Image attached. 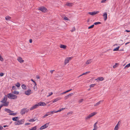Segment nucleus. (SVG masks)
Masks as SVG:
<instances>
[{
	"instance_id": "nucleus-1",
	"label": "nucleus",
	"mask_w": 130,
	"mask_h": 130,
	"mask_svg": "<svg viewBox=\"0 0 130 130\" xmlns=\"http://www.w3.org/2000/svg\"><path fill=\"white\" fill-rule=\"evenodd\" d=\"M7 96L8 98L10 99H16L17 98L16 95H14L11 93L8 94L7 95Z\"/></svg>"
},
{
	"instance_id": "nucleus-2",
	"label": "nucleus",
	"mask_w": 130,
	"mask_h": 130,
	"mask_svg": "<svg viewBox=\"0 0 130 130\" xmlns=\"http://www.w3.org/2000/svg\"><path fill=\"white\" fill-rule=\"evenodd\" d=\"M97 113L96 112H94L90 113L88 116H87L85 118L86 120H87L89 119L91 117L96 115Z\"/></svg>"
},
{
	"instance_id": "nucleus-3",
	"label": "nucleus",
	"mask_w": 130,
	"mask_h": 130,
	"mask_svg": "<svg viewBox=\"0 0 130 130\" xmlns=\"http://www.w3.org/2000/svg\"><path fill=\"white\" fill-rule=\"evenodd\" d=\"M24 121L25 120L24 119L15 122L14 124L15 125L22 124L24 123Z\"/></svg>"
},
{
	"instance_id": "nucleus-4",
	"label": "nucleus",
	"mask_w": 130,
	"mask_h": 130,
	"mask_svg": "<svg viewBox=\"0 0 130 130\" xmlns=\"http://www.w3.org/2000/svg\"><path fill=\"white\" fill-rule=\"evenodd\" d=\"M54 113H55L54 110L47 112L42 117V118H46L47 116L50 115H52Z\"/></svg>"
},
{
	"instance_id": "nucleus-5",
	"label": "nucleus",
	"mask_w": 130,
	"mask_h": 130,
	"mask_svg": "<svg viewBox=\"0 0 130 130\" xmlns=\"http://www.w3.org/2000/svg\"><path fill=\"white\" fill-rule=\"evenodd\" d=\"M29 110L27 108H23L22 109L20 112L21 114L23 115L25 114L26 113L28 112Z\"/></svg>"
},
{
	"instance_id": "nucleus-6",
	"label": "nucleus",
	"mask_w": 130,
	"mask_h": 130,
	"mask_svg": "<svg viewBox=\"0 0 130 130\" xmlns=\"http://www.w3.org/2000/svg\"><path fill=\"white\" fill-rule=\"evenodd\" d=\"M38 10L42 11L43 12H46L47 10L46 8L44 7H39L38 9Z\"/></svg>"
},
{
	"instance_id": "nucleus-7",
	"label": "nucleus",
	"mask_w": 130,
	"mask_h": 130,
	"mask_svg": "<svg viewBox=\"0 0 130 130\" xmlns=\"http://www.w3.org/2000/svg\"><path fill=\"white\" fill-rule=\"evenodd\" d=\"M32 93V91L30 89H28L24 92L25 94L27 95H29Z\"/></svg>"
},
{
	"instance_id": "nucleus-8",
	"label": "nucleus",
	"mask_w": 130,
	"mask_h": 130,
	"mask_svg": "<svg viewBox=\"0 0 130 130\" xmlns=\"http://www.w3.org/2000/svg\"><path fill=\"white\" fill-rule=\"evenodd\" d=\"M49 123H46L42 126L40 128V130H42L47 128L49 126Z\"/></svg>"
},
{
	"instance_id": "nucleus-9",
	"label": "nucleus",
	"mask_w": 130,
	"mask_h": 130,
	"mask_svg": "<svg viewBox=\"0 0 130 130\" xmlns=\"http://www.w3.org/2000/svg\"><path fill=\"white\" fill-rule=\"evenodd\" d=\"M72 58V57H68L66 58L64 61V64L66 65L68 63L69 61L71 60V59Z\"/></svg>"
},
{
	"instance_id": "nucleus-10",
	"label": "nucleus",
	"mask_w": 130,
	"mask_h": 130,
	"mask_svg": "<svg viewBox=\"0 0 130 130\" xmlns=\"http://www.w3.org/2000/svg\"><path fill=\"white\" fill-rule=\"evenodd\" d=\"M2 103L3 104L1 105L2 107L3 106L7 107L8 106L9 104V102H8L6 101Z\"/></svg>"
},
{
	"instance_id": "nucleus-11",
	"label": "nucleus",
	"mask_w": 130,
	"mask_h": 130,
	"mask_svg": "<svg viewBox=\"0 0 130 130\" xmlns=\"http://www.w3.org/2000/svg\"><path fill=\"white\" fill-rule=\"evenodd\" d=\"M99 12V11H93V12H89L88 13V14L92 15H95Z\"/></svg>"
},
{
	"instance_id": "nucleus-12",
	"label": "nucleus",
	"mask_w": 130,
	"mask_h": 130,
	"mask_svg": "<svg viewBox=\"0 0 130 130\" xmlns=\"http://www.w3.org/2000/svg\"><path fill=\"white\" fill-rule=\"evenodd\" d=\"M38 107V104H35L33 106H32L30 108V110H32L34 109H35L37 108Z\"/></svg>"
},
{
	"instance_id": "nucleus-13",
	"label": "nucleus",
	"mask_w": 130,
	"mask_h": 130,
	"mask_svg": "<svg viewBox=\"0 0 130 130\" xmlns=\"http://www.w3.org/2000/svg\"><path fill=\"white\" fill-rule=\"evenodd\" d=\"M17 60L21 63L23 62L24 61V60H23L22 58L20 57H18Z\"/></svg>"
},
{
	"instance_id": "nucleus-14",
	"label": "nucleus",
	"mask_w": 130,
	"mask_h": 130,
	"mask_svg": "<svg viewBox=\"0 0 130 130\" xmlns=\"http://www.w3.org/2000/svg\"><path fill=\"white\" fill-rule=\"evenodd\" d=\"M7 96L5 95L3 97V99L1 101V103H4V102L7 101Z\"/></svg>"
},
{
	"instance_id": "nucleus-15",
	"label": "nucleus",
	"mask_w": 130,
	"mask_h": 130,
	"mask_svg": "<svg viewBox=\"0 0 130 130\" xmlns=\"http://www.w3.org/2000/svg\"><path fill=\"white\" fill-rule=\"evenodd\" d=\"M38 104V106H45L46 105V103H45L44 102H40Z\"/></svg>"
},
{
	"instance_id": "nucleus-16",
	"label": "nucleus",
	"mask_w": 130,
	"mask_h": 130,
	"mask_svg": "<svg viewBox=\"0 0 130 130\" xmlns=\"http://www.w3.org/2000/svg\"><path fill=\"white\" fill-rule=\"evenodd\" d=\"M5 111L8 113H9V115H11V114L13 112L11 110L7 108L5 109Z\"/></svg>"
},
{
	"instance_id": "nucleus-17",
	"label": "nucleus",
	"mask_w": 130,
	"mask_h": 130,
	"mask_svg": "<svg viewBox=\"0 0 130 130\" xmlns=\"http://www.w3.org/2000/svg\"><path fill=\"white\" fill-rule=\"evenodd\" d=\"M103 18L105 21H106L107 18V14L106 12L103 15Z\"/></svg>"
},
{
	"instance_id": "nucleus-18",
	"label": "nucleus",
	"mask_w": 130,
	"mask_h": 130,
	"mask_svg": "<svg viewBox=\"0 0 130 130\" xmlns=\"http://www.w3.org/2000/svg\"><path fill=\"white\" fill-rule=\"evenodd\" d=\"M103 100H101L99 101L98 102H97L94 105V106H96L99 105L101 103H102L103 101Z\"/></svg>"
},
{
	"instance_id": "nucleus-19",
	"label": "nucleus",
	"mask_w": 130,
	"mask_h": 130,
	"mask_svg": "<svg viewBox=\"0 0 130 130\" xmlns=\"http://www.w3.org/2000/svg\"><path fill=\"white\" fill-rule=\"evenodd\" d=\"M61 98H58L52 100L53 103L59 100H60L61 99Z\"/></svg>"
},
{
	"instance_id": "nucleus-20",
	"label": "nucleus",
	"mask_w": 130,
	"mask_h": 130,
	"mask_svg": "<svg viewBox=\"0 0 130 130\" xmlns=\"http://www.w3.org/2000/svg\"><path fill=\"white\" fill-rule=\"evenodd\" d=\"M92 62V59H89L86 61L85 64H90Z\"/></svg>"
},
{
	"instance_id": "nucleus-21",
	"label": "nucleus",
	"mask_w": 130,
	"mask_h": 130,
	"mask_svg": "<svg viewBox=\"0 0 130 130\" xmlns=\"http://www.w3.org/2000/svg\"><path fill=\"white\" fill-rule=\"evenodd\" d=\"M98 124V122H96L93 125V127H94V129L95 130H97L98 127V126H97L96 125Z\"/></svg>"
},
{
	"instance_id": "nucleus-22",
	"label": "nucleus",
	"mask_w": 130,
	"mask_h": 130,
	"mask_svg": "<svg viewBox=\"0 0 130 130\" xmlns=\"http://www.w3.org/2000/svg\"><path fill=\"white\" fill-rule=\"evenodd\" d=\"M66 47L67 46L66 45L62 44H60V48H63L64 49H66Z\"/></svg>"
},
{
	"instance_id": "nucleus-23",
	"label": "nucleus",
	"mask_w": 130,
	"mask_h": 130,
	"mask_svg": "<svg viewBox=\"0 0 130 130\" xmlns=\"http://www.w3.org/2000/svg\"><path fill=\"white\" fill-rule=\"evenodd\" d=\"M73 5V4L71 3H66L65 5L71 7Z\"/></svg>"
},
{
	"instance_id": "nucleus-24",
	"label": "nucleus",
	"mask_w": 130,
	"mask_h": 130,
	"mask_svg": "<svg viewBox=\"0 0 130 130\" xmlns=\"http://www.w3.org/2000/svg\"><path fill=\"white\" fill-rule=\"evenodd\" d=\"M98 80L100 81H103L104 80V78L102 77H99L97 79H95V80H97V81H98Z\"/></svg>"
},
{
	"instance_id": "nucleus-25",
	"label": "nucleus",
	"mask_w": 130,
	"mask_h": 130,
	"mask_svg": "<svg viewBox=\"0 0 130 130\" xmlns=\"http://www.w3.org/2000/svg\"><path fill=\"white\" fill-rule=\"evenodd\" d=\"M11 19V17L8 16L5 17V19L7 21H9Z\"/></svg>"
},
{
	"instance_id": "nucleus-26",
	"label": "nucleus",
	"mask_w": 130,
	"mask_h": 130,
	"mask_svg": "<svg viewBox=\"0 0 130 130\" xmlns=\"http://www.w3.org/2000/svg\"><path fill=\"white\" fill-rule=\"evenodd\" d=\"M120 126L116 125L114 128V130H118Z\"/></svg>"
},
{
	"instance_id": "nucleus-27",
	"label": "nucleus",
	"mask_w": 130,
	"mask_h": 130,
	"mask_svg": "<svg viewBox=\"0 0 130 130\" xmlns=\"http://www.w3.org/2000/svg\"><path fill=\"white\" fill-rule=\"evenodd\" d=\"M18 117H16L13 118L12 119L13 121H17V120H18Z\"/></svg>"
},
{
	"instance_id": "nucleus-28",
	"label": "nucleus",
	"mask_w": 130,
	"mask_h": 130,
	"mask_svg": "<svg viewBox=\"0 0 130 130\" xmlns=\"http://www.w3.org/2000/svg\"><path fill=\"white\" fill-rule=\"evenodd\" d=\"M12 93H13L14 94H18L19 93V92L18 91H14L12 92Z\"/></svg>"
},
{
	"instance_id": "nucleus-29",
	"label": "nucleus",
	"mask_w": 130,
	"mask_h": 130,
	"mask_svg": "<svg viewBox=\"0 0 130 130\" xmlns=\"http://www.w3.org/2000/svg\"><path fill=\"white\" fill-rule=\"evenodd\" d=\"M35 118H34V119H30L28 120V121L30 122H34L35 121H36V119H35Z\"/></svg>"
},
{
	"instance_id": "nucleus-30",
	"label": "nucleus",
	"mask_w": 130,
	"mask_h": 130,
	"mask_svg": "<svg viewBox=\"0 0 130 130\" xmlns=\"http://www.w3.org/2000/svg\"><path fill=\"white\" fill-rule=\"evenodd\" d=\"M22 88L24 89H26V87L25 85L23 84L22 86Z\"/></svg>"
},
{
	"instance_id": "nucleus-31",
	"label": "nucleus",
	"mask_w": 130,
	"mask_h": 130,
	"mask_svg": "<svg viewBox=\"0 0 130 130\" xmlns=\"http://www.w3.org/2000/svg\"><path fill=\"white\" fill-rule=\"evenodd\" d=\"M130 67V63H129V64H127L126 65L125 67L124 68V69H127Z\"/></svg>"
},
{
	"instance_id": "nucleus-32",
	"label": "nucleus",
	"mask_w": 130,
	"mask_h": 130,
	"mask_svg": "<svg viewBox=\"0 0 130 130\" xmlns=\"http://www.w3.org/2000/svg\"><path fill=\"white\" fill-rule=\"evenodd\" d=\"M37 127L36 126H35L32 127L29 130H36L37 129Z\"/></svg>"
},
{
	"instance_id": "nucleus-33",
	"label": "nucleus",
	"mask_w": 130,
	"mask_h": 130,
	"mask_svg": "<svg viewBox=\"0 0 130 130\" xmlns=\"http://www.w3.org/2000/svg\"><path fill=\"white\" fill-rule=\"evenodd\" d=\"M119 48H120L119 46H118L116 48L114 49L113 50V51H118L119 50Z\"/></svg>"
},
{
	"instance_id": "nucleus-34",
	"label": "nucleus",
	"mask_w": 130,
	"mask_h": 130,
	"mask_svg": "<svg viewBox=\"0 0 130 130\" xmlns=\"http://www.w3.org/2000/svg\"><path fill=\"white\" fill-rule=\"evenodd\" d=\"M108 1V0H102L101 1V3H105L106 1Z\"/></svg>"
},
{
	"instance_id": "nucleus-35",
	"label": "nucleus",
	"mask_w": 130,
	"mask_h": 130,
	"mask_svg": "<svg viewBox=\"0 0 130 130\" xmlns=\"http://www.w3.org/2000/svg\"><path fill=\"white\" fill-rule=\"evenodd\" d=\"M94 25H93L89 27L88 28V29H90V28H92L94 27Z\"/></svg>"
},
{
	"instance_id": "nucleus-36",
	"label": "nucleus",
	"mask_w": 130,
	"mask_h": 130,
	"mask_svg": "<svg viewBox=\"0 0 130 130\" xmlns=\"http://www.w3.org/2000/svg\"><path fill=\"white\" fill-rule=\"evenodd\" d=\"M101 23L100 22H97L94 23L93 25H96L101 24Z\"/></svg>"
},
{
	"instance_id": "nucleus-37",
	"label": "nucleus",
	"mask_w": 130,
	"mask_h": 130,
	"mask_svg": "<svg viewBox=\"0 0 130 130\" xmlns=\"http://www.w3.org/2000/svg\"><path fill=\"white\" fill-rule=\"evenodd\" d=\"M90 73V71L87 72H86L85 73H83V74H82V75H86V74H88V73Z\"/></svg>"
},
{
	"instance_id": "nucleus-38",
	"label": "nucleus",
	"mask_w": 130,
	"mask_h": 130,
	"mask_svg": "<svg viewBox=\"0 0 130 130\" xmlns=\"http://www.w3.org/2000/svg\"><path fill=\"white\" fill-rule=\"evenodd\" d=\"M15 86L17 87H19L20 86V85L19 83H18L17 84L15 85Z\"/></svg>"
},
{
	"instance_id": "nucleus-39",
	"label": "nucleus",
	"mask_w": 130,
	"mask_h": 130,
	"mask_svg": "<svg viewBox=\"0 0 130 130\" xmlns=\"http://www.w3.org/2000/svg\"><path fill=\"white\" fill-rule=\"evenodd\" d=\"M0 60L2 61H4L3 58L2 57V56L0 55Z\"/></svg>"
},
{
	"instance_id": "nucleus-40",
	"label": "nucleus",
	"mask_w": 130,
	"mask_h": 130,
	"mask_svg": "<svg viewBox=\"0 0 130 130\" xmlns=\"http://www.w3.org/2000/svg\"><path fill=\"white\" fill-rule=\"evenodd\" d=\"M69 96L68 95H67L66 96H64V98L65 100H66L68 99V98H69Z\"/></svg>"
},
{
	"instance_id": "nucleus-41",
	"label": "nucleus",
	"mask_w": 130,
	"mask_h": 130,
	"mask_svg": "<svg viewBox=\"0 0 130 130\" xmlns=\"http://www.w3.org/2000/svg\"><path fill=\"white\" fill-rule=\"evenodd\" d=\"M34 89V90H36L37 89V88L36 86H34L33 87Z\"/></svg>"
},
{
	"instance_id": "nucleus-42",
	"label": "nucleus",
	"mask_w": 130,
	"mask_h": 130,
	"mask_svg": "<svg viewBox=\"0 0 130 130\" xmlns=\"http://www.w3.org/2000/svg\"><path fill=\"white\" fill-rule=\"evenodd\" d=\"M95 85V84H91V85H90L89 86V87L90 88H91L92 87H94Z\"/></svg>"
},
{
	"instance_id": "nucleus-43",
	"label": "nucleus",
	"mask_w": 130,
	"mask_h": 130,
	"mask_svg": "<svg viewBox=\"0 0 130 130\" xmlns=\"http://www.w3.org/2000/svg\"><path fill=\"white\" fill-rule=\"evenodd\" d=\"M12 89L13 90H15L17 89V88L15 86H13L12 87Z\"/></svg>"
},
{
	"instance_id": "nucleus-44",
	"label": "nucleus",
	"mask_w": 130,
	"mask_h": 130,
	"mask_svg": "<svg viewBox=\"0 0 130 130\" xmlns=\"http://www.w3.org/2000/svg\"><path fill=\"white\" fill-rule=\"evenodd\" d=\"M64 19L65 20L69 21V19L67 17H65L64 18Z\"/></svg>"
},
{
	"instance_id": "nucleus-45",
	"label": "nucleus",
	"mask_w": 130,
	"mask_h": 130,
	"mask_svg": "<svg viewBox=\"0 0 130 130\" xmlns=\"http://www.w3.org/2000/svg\"><path fill=\"white\" fill-rule=\"evenodd\" d=\"M17 113H13L12 112V113L11 114V115L12 116H15L17 114Z\"/></svg>"
},
{
	"instance_id": "nucleus-46",
	"label": "nucleus",
	"mask_w": 130,
	"mask_h": 130,
	"mask_svg": "<svg viewBox=\"0 0 130 130\" xmlns=\"http://www.w3.org/2000/svg\"><path fill=\"white\" fill-rule=\"evenodd\" d=\"M75 28L74 27V28L72 30H71V32H72L75 31Z\"/></svg>"
},
{
	"instance_id": "nucleus-47",
	"label": "nucleus",
	"mask_w": 130,
	"mask_h": 130,
	"mask_svg": "<svg viewBox=\"0 0 130 130\" xmlns=\"http://www.w3.org/2000/svg\"><path fill=\"white\" fill-rule=\"evenodd\" d=\"M83 99H81L79 100L78 101V102L79 103H80L82 102L83 101Z\"/></svg>"
},
{
	"instance_id": "nucleus-48",
	"label": "nucleus",
	"mask_w": 130,
	"mask_h": 130,
	"mask_svg": "<svg viewBox=\"0 0 130 130\" xmlns=\"http://www.w3.org/2000/svg\"><path fill=\"white\" fill-rule=\"evenodd\" d=\"M49 95L47 96V97H48V96H51V95H52L53 94V93L52 92H50V93H49Z\"/></svg>"
},
{
	"instance_id": "nucleus-49",
	"label": "nucleus",
	"mask_w": 130,
	"mask_h": 130,
	"mask_svg": "<svg viewBox=\"0 0 130 130\" xmlns=\"http://www.w3.org/2000/svg\"><path fill=\"white\" fill-rule=\"evenodd\" d=\"M61 111L60 109L59 110H58L57 111H55V110H54L55 113H57V112H60Z\"/></svg>"
},
{
	"instance_id": "nucleus-50",
	"label": "nucleus",
	"mask_w": 130,
	"mask_h": 130,
	"mask_svg": "<svg viewBox=\"0 0 130 130\" xmlns=\"http://www.w3.org/2000/svg\"><path fill=\"white\" fill-rule=\"evenodd\" d=\"M120 121H119L117 123L116 125H117L118 126H120Z\"/></svg>"
},
{
	"instance_id": "nucleus-51",
	"label": "nucleus",
	"mask_w": 130,
	"mask_h": 130,
	"mask_svg": "<svg viewBox=\"0 0 130 130\" xmlns=\"http://www.w3.org/2000/svg\"><path fill=\"white\" fill-rule=\"evenodd\" d=\"M4 75V74L3 73H0V76H3Z\"/></svg>"
},
{
	"instance_id": "nucleus-52",
	"label": "nucleus",
	"mask_w": 130,
	"mask_h": 130,
	"mask_svg": "<svg viewBox=\"0 0 130 130\" xmlns=\"http://www.w3.org/2000/svg\"><path fill=\"white\" fill-rule=\"evenodd\" d=\"M73 94V93H71L69 94L68 95L69 96V97L70 96H72Z\"/></svg>"
},
{
	"instance_id": "nucleus-53",
	"label": "nucleus",
	"mask_w": 130,
	"mask_h": 130,
	"mask_svg": "<svg viewBox=\"0 0 130 130\" xmlns=\"http://www.w3.org/2000/svg\"><path fill=\"white\" fill-rule=\"evenodd\" d=\"M3 129V128L2 126H0V130H2Z\"/></svg>"
},
{
	"instance_id": "nucleus-54",
	"label": "nucleus",
	"mask_w": 130,
	"mask_h": 130,
	"mask_svg": "<svg viewBox=\"0 0 130 130\" xmlns=\"http://www.w3.org/2000/svg\"><path fill=\"white\" fill-rule=\"evenodd\" d=\"M67 93V92H66V91H65V92H62V93H61L60 94H62V95H63V94H65V93Z\"/></svg>"
},
{
	"instance_id": "nucleus-55",
	"label": "nucleus",
	"mask_w": 130,
	"mask_h": 130,
	"mask_svg": "<svg viewBox=\"0 0 130 130\" xmlns=\"http://www.w3.org/2000/svg\"><path fill=\"white\" fill-rule=\"evenodd\" d=\"M54 71V70H51L50 71V72L51 74H52Z\"/></svg>"
},
{
	"instance_id": "nucleus-56",
	"label": "nucleus",
	"mask_w": 130,
	"mask_h": 130,
	"mask_svg": "<svg viewBox=\"0 0 130 130\" xmlns=\"http://www.w3.org/2000/svg\"><path fill=\"white\" fill-rule=\"evenodd\" d=\"M117 64V63L115 64V65L113 66V68H115L116 67V65Z\"/></svg>"
},
{
	"instance_id": "nucleus-57",
	"label": "nucleus",
	"mask_w": 130,
	"mask_h": 130,
	"mask_svg": "<svg viewBox=\"0 0 130 130\" xmlns=\"http://www.w3.org/2000/svg\"><path fill=\"white\" fill-rule=\"evenodd\" d=\"M30 124L29 123H26L25 124V125H30Z\"/></svg>"
},
{
	"instance_id": "nucleus-58",
	"label": "nucleus",
	"mask_w": 130,
	"mask_h": 130,
	"mask_svg": "<svg viewBox=\"0 0 130 130\" xmlns=\"http://www.w3.org/2000/svg\"><path fill=\"white\" fill-rule=\"evenodd\" d=\"M72 113V111H70V112H69L68 113L67 115H69L70 114H71Z\"/></svg>"
},
{
	"instance_id": "nucleus-59",
	"label": "nucleus",
	"mask_w": 130,
	"mask_h": 130,
	"mask_svg": "<svg viewBox=\"0 0 130 130\" xmlns=\"http://www.w3.org/2000/svg\"><path fill=\"white\" fill-rule=\"evenodd\" d=\"M72 90V89H70V90H68L66 91V92L67 93V92H68L70 91H71Z\"/></svg>"
},
{
	"instance_id": "nucleus-60",
	"label": "nucleus",
	"mask_w": 130,
	"mask_h": 130,
	"mask_svg": "<svg viewBox=\"0 0 130 130\" xmlns=\"http://www.w3.org/2000/svg\"><path fill=\"white\" fill-rule=\"evenodd\" d=\"M29 41L30 43H31L32 42V40L31 39H30Z\"/></svg>"
},
{
	"instance_id": "nucleus-61",
	"label": "nucleus",
	"mask_w": 130,
	"mask_h": 130,
	"mask_svg": "<svg viewBox=\"0 0 130 130\" xmlns=\"http://www.w3.org/2000/svg\"><path fill=\"white\" fill-rule=\"evenodd\" d=\"M60 109L61 111L62 110H64L65 109V108H63Z\"/></svg>"
},
{
	"instance_id": "nucleus-62",
	"label": "nucleus",
	"mask_w": 130,
	"mask_h": 130,
	"mask_svg": "<svg viewBox=\"0 0 130 130\" xmlns=\"http://www.w3.org/2000/svg\"><path fill=\"white\" fill-rule=\"evenodd\" d=\"M36 77L37 79H39L40 78V77L38 76H37Z\"/></svg>"
},
{
	"instance_id": "nucleus-63",
	"label": "nucleus",
	"mask_w": 130,
	"mask_h": 130,
	"mask_svg": "<svg viewBox=\"0 0 130 130\" xmlns=\"http://www.w3.org/2000/svg\"><path fill=\"white\" fill-rule=\"evenodd\" d=\"M125 31H126L127 32H129L130 31L129 30H125Z\"/></svg>"
},
{
	"instance_id": "nucleus-64",
	"label": "nucleus",
	"mask_w": 130,
	"mask_h": 130,
	"mask_svg": "<svg viewBox=\"0 0 130 130\" xmlns=\"http://www.w3.org/2000/svg\"><path fill=\"white\" fill-rule=\"evenodd\" d=\"M34 83L35 84V86H36L37 84H36V82H34Z\"/></svg>"
}]
</instances>
